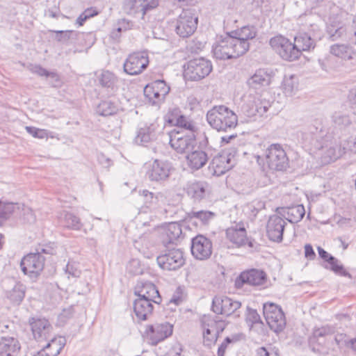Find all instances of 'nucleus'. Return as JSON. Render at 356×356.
<instances>
[{"instance_id":"f257e3e1","label":"nucleus","mask_w":356,"mask_h":356,"mask_svg":"<svg viewBox=\"0 0 356 356\" xmlns=\"http://www.w3.org/2000/svg\"><path fill=\"white\" fill-rule=\"evenodd\" d=\"M208 124L218 131L227 132L238 125V116L225 105L214 106L206 115Z\"/></svg>"},{"instance_id":"f03ea898","label":"nucleus","mask_w":356,"mask_h":356,"mask_svg":"<svg viewBox=\"0 0 356 356\" xmlns=\"http://www.w3.org/2000/svg\"><path fill=\"white\" fill-rule=\"evenodd\" d=\"M346 153V148L336 141L322 139L316 141L313 159L319 166L335 162Z\"/></svg>"},{"instance_id":"7ed1b4c3","label":"nucleus","mask_w":356,"mask_h":356,"mask_svg":"<svg viewBox=\"0 0 356 356\" xmlns=\"http://www.w3.org/2000/svg\"><path fill=\"white\" fill-rule=\"evenodd\" d=\"M237 42L230 33H227L225 37L220 36L213 45L212 51L214 57L219 60H228L237 58L245 54V48H242Z\"/></svg>"},{"instance_id":"20e7f679","label":"nucleus","mask_w":356,"mask_h":356,"mask_svg":"<svg viewBox=\"0 0 356 356\" xmlns=\"http://www.w3.org/2000/svg\"><path fill=\"white\" fill-rule=\"evenodd\" d=\"M211 62L203 57L188 60L184 65V76L189 81H200L207 76L212 71Z\"/></svg>"},{"instance_id":"39448f33","label":"nucleus","mask_w":356,"mask_h":356,"mask_svg":"<svg viewBox=\"0 0 356 356\" xmlns=\"http://www.w3.org/2000/svg\"><path fill=\"white\" fill-rule=\"evenodd\" d=\"M159 267L165 270H176L185 264L184 253L180 248H167L156 257Z\"/></svg>"},{"instance_id":"423d86ee","label":"nucleus","mask_w":356,"mask_h":356,"mask_svg":"<svg viewBox=\"0 0 356 356\" xmlns=\"http://www.w3.org/2000/svg\"><path fill=\"white\" fill-rule=\"evenodd\" d=\"M265 159L270 170L284 171L289 167V159L280 144H272L266 150Z\"/></svg>"},{"instance_id":"0eeeda50","label":"nucleus","mask_w":356,"mask_h":356,"mask_svg":"<svg viewBox=\"0 0 356 356\" xmlns=\"http://www.w3.org/2000/svg\"><path fill=\"white\" fill-rule=\"evenodd\" d=\"M263 313L271 330L280 333L285 328L286 318L280 307L271 302L265 303L263 306Z\"/></svg>"},{"instance_id":"6e6552de","label":"nucleus","mask_w":356,"mask_h":356,"mask_svg":"<svg viewBox=\"0 0 356 356\" xmlns=\"http://www.w3.org/2000/svg\"><path fill=\"white\" fill-rule=\"evenodd\" d=\"M273 49L284 60L293 61L299 58V51L289 39L281 35L270 38Z\"/></svg>"},{"instance_id":"1a4fd4ad","label":"nucleus","mask_w":356,"mask_h":356,"mask_svg":"<svg viewBox=\"0 0 356 356\" xmlns=\"http://www.w3.org/2000/svg\"><path fill=\"white\" fill-rule=\"evenodd\" d=\"M236 154L235 149L223 150L218 153L212 159L209 169L213 170V175L216 176L225 174L234 166Z\"/></svg>"},{"instance_id":"9d476101","label":"nucleus","mask_w":356,"mask_h":356,"mask_svg":"<svg viewBox=\"0 0 356 356\" xmlns=\"http://www.w3.org/2000/svg\"><path fill=\"white\" fill-rule=\"evenodd\" d=\"M197 20L191 10H183L176 22V33L183 38L191 36L197 29Z\"/></svg>"},{"instance_id":"9b49d317","label":"nucleus","mask_w":356,"mask_h":356,"mask_svg":"<svg viewBox=\"0 0 356 356\" xmlns=\"http://www.w3.org/2000/svg\"><path fill=\"white\" fill-rule=\"evenodd\" d=\"M170 145L179 154L193 150L196 145V134H184L183 131L170 133Z\"/></svg>"},{"instance_id":"f8f14e48","label":"nucleus","mask_w":356,"mask_h":356,"mask_svg":"<svg viewBox=\"0 0 356 356\" xmlns=\"http://www.w3.org/2000/svg\"><path fill=\"white\" fill-rule=\"evenodd\" d=\"M172 334V326L168 323L148 325L143 337L152 346H156Z\"/></svg>"},{"instance_id":"ddd939ff","label":"nucleus","mask_w":356,"mask_h":356,"mask_svg":"<svg viewBox=\"0 0 356 356\" xmlns=\"http://www.w3.org/2000/svg\"><path fill=\"white\" fill-rule=\"evenodd\" d=\"M149 62L146 51L134 52L129 54L124 61V71L132 76L141 74L147 67Z\"/></svg>"},{"instance_id":"4468645a","label":"nucleus","mask_w":356,"mask_h":356,"mask_svg":"<svg viewBox=\"0 0 356 356\" xmlns=\"http://www.w3.org/2000/svg\"><path fill=\"white\" fill-rule=\"evenodd\" d=\"M45 257L38 253H29L21 260L20 266L22 272L31 277H35L44 269Z\"/></svg>"},{"instance_id":"2eb2a0df","label":"nucleus","mask_w":356,"mask_h":356,"mask_svg":"<svg viewBox=\"0 0 356 356\" xmlns=\"http://www.w3.org/2000/svg\"><path fill=\"white\" fill-rule=\"evenodd\" d=\"M158 6V0H124L122 9L129 15H140L141 18L143 19L147 12L156 8Z\"/></svg>"},{"instance_id":"dca6fc26","label":"nucleus","mask_w":356,"mask_h":356,"mask_svg":"<svg viewBox=\"0 0 356 356\" xmlns=\"http://www.w3.org/2000/svg\"><path fill=\"white\" fill-rule=\"evenodd\" d=\"M192 255L198 260L204 261L211 257L213 252V243L211 239L198 234L191 240Z\"/></svg>"},{"instance_id":"f3484780","label":"nucleus","mask_w":356,"mask_h":356,"mask_svg":"<svg viewBox=\"0 0 356 356\" xmlns=\"http://www.w3.org/2000/svg\"><path fill=\"white\" fill-rule=\"evenodd\" d=\"M267 281V276L264 270L252 268L244 270L236 278L234 285L236 289L242 288L245 284L261 286Z\"/></svg>"},{"instance_id":"a211bd4d","label":"nucleus","mask_w":356,"mask_h":356,"mask_svg":"<svg viewBox=\"0 0 356 356\" xmlns=\"http://www.w3.org/2000/svg\"><path fill=\"white\" fill-rule=\"evenodd\" d=\"M172 169L170 162L155 159L149 165L146 175L151 181L161 183L168 179Z\"/></svg>"},{"instance_id":"6ab92c4d","label":"nucleus","mask_w":356,"mask_h":356,"mask_svg":"<svg viewBox=\"0 0 356 356\" xmlns=\"http://www.w3.org/2000/svg\"><path fill=\"white\" fill-rule=\"evenodd\" d=\"M241 307V302L227 296H215L212 300L211 310L216 314H224L229 316L236 314ZM238 316L239 314H236Z\"/></svg>"},{"instance_id":"aec40b11","label":"nucleus","mask_w":356,"mask_h":356,"mask_svg":"<svg viewBox=\"0 0 356 356\" xmlns=\"http://www.w3.org/2000/svg\"><path fill=\"white\" fill-rule=\"evenodd\" d=\"M160 236L164 246L177 244L182 236L181 226L177 222L163 225L160 228Z\"/></svg>"},{"instance_id":"412c9836","label":"nucleus","mask_w":356,"mask_h":356,"mask_svg":"<svg viewBox=\"0 0 356 356\" xmlns=\"http://www.w3.org/2000/svg\"><path fill=\"white\" fill-rule=\"evenodd\" d=\"M286 222L280 216L273 215L270 217L266 225V233L269 240L280 243L283 239V234Z\"/></svg>"},{"instance_id":"4be33fe9","label":"nucleus","mask_w":356,"mask_h":356,"mask_svg":"<svg viewBox=\"0 0 356 356\" xmlns=\"http://www.w3.org/2000/svg\"><path fill=\"white\" fill-rule=\"evenodd\" d=\"M29 323L33 337L36 341L42 342L49 339L52 326L48 320L31 318L29 319Z\"/></svg>"},{"instance_id":"5701e85b","label":"nucleus","mask_w":356,"mask_h":356,"mask_svg":"<svg viewBox=\"0 0 356 356\" xmlns=\"http://www.w3.org/2000/svg\"><path fill=\"white\" fill-rule=\"evenodd\" d=\"M134 294L140 298L147 299L159 305L162 298L156 286L150 282H140L135 288Z\"/></svg>"},{"instance_id":"b1692460","label":"nucleus","mask_w":356,"mask_h":356,"mask_svg":"<svg viewBox=\"0 0 356 356\" xmlns=\"http://www.w3.org/2000/svg\"><path fill=\"white\" fill-rule=\"evenodd\" d=\"M238 44L245 48V53L250 49L249 40L254 39L257 34V29L254 26H244L240 29L232 31L231 33Z\"/></svg>"},{"instance_id":"393cba45","label":"nucleus","mask_w":356,"mask_h":356,"mask_svg":"<svg viewBox=\"0 0 356 356\" xmlns=\"http://www.w3.org/2000/svg\"><path fill=\"white\" fill-rule=\"evenodd\" d=\"M272 71L266 68H260L247 81L250 88L259 89L261 87L268 86L271 83Z\"/></svg>"},{"instance_id":"a878e982","label":"nucleus","mask_w":356,"mask_h":356,"mask_svg":"<svg viewBox=\"0 0 356 356\" xmlns=\"http://www.w3.org/2000/svg\"><path fill=\"white\" fill-rule=\"evenodd\" d=\"M213 155L205 150L195 149L191 150L186 156L188 166L194 170H197L204 167L208 159Z\"/></svg>"},{"instance_id":"bb28decb","label":"nucleus","mask_w":356,"mask_h":356,"mask_svg":"<svg viewBox=\"0 0 356 356\" xmlns=\"http://www.w3.org/2000/svg\"><path fill=\"white\" fill-rule=\"evenodd\" d=\"M277 212L291 223L300 221L305 215V209L302 204H293L278 208Z\"/></svg>"},{"instance_id":"cd10ccee","label":"nucleus","mask_w":356,"mask_h":356,"mask_svg":"<svg viewBox=\"0 0 356 356\" xmlns=\"http://www.w3.org/2000/svg\"><path fill=\"white\" fill-rule=\"evenodd\" d=\"M21 344L17 339L12 337H2L0 341V356H17Z\"/></svg>"},{"instance_id":"c85d7f7f","label":"nucleus","mask_w":356,"mask_h":356,"mask_svg":"<svg viewBox=\"0 0 356 356\" xmlns=\"http://www.w3.org/2000/svg\"><path fill=\"white\" fill-rule=\"evenodd\" d=\"M186 192L194 202H200L208 193V184L204 181H194L188 184Z\"/></svg>"},{"instance_id":"c756f323","label":"nucleus","mask_w":356,"mask_h":356,"mask_svg":"<svg viewBox=\"0 0 356 356\" xmlns=\"http://www.w3.org/2000/svg\"><path fill=\"white\" fill-rule=\"evenodd\" d=\"M153 301L147 299L137 298L134 302V311L139 320L145 321L152 314Z\"/></svg>"},{"instance_id":"7c9ffc66","label":"nucleus","mask_w":356,"mask_h":356,"mask_svg":"<svg viewBox=\"0 0 356 356\" xmlns=\"http://www.w3.org/2000/svg\"><path fill=\"white\" fill-rule=\"evenodd\" d=\"M157 125L154 123L144 124L138 128L135 142L140 145H145L156 138Z\"/></svg>"},{"instance_id":"2f4dec72","label":"nucleus","mask_w":356,"mask_h":356,"mask_svg":"<svg viewBox=\"0 0 356 356\" xmlns=\"http://www.w3.org/2000/svg\"><path fill=\"white\" fill-rule=\"evenodd\" d=\"M272 103L273 102L264 97V95H261L259 97L254 99L252 107L245 111L246 115L248 117H252L257 114L262 116L268 111Z\"/></svg>"},{"instance_id":"473e14b6","label":"nucleus","mask_w":356,"mask_h":356,"mask_svg":"<svg viewBox=\"0 0 356 356\" xmlns=\"http://www.w3.org/2000/svg\"><path fill=\"white\" fill-rule=\"evenodd\" d=\"M226 236L229 241L237 247H241L246 244L247 234L243 227H232L226 230Z\"/></svg>"},{"instance_id":"72a5a7b5","label":"nucleus","mask_w":356,"mask_h":356,"mask_svg":"<svg viewBox=\"0 0 356 356\" xmlns=\"http://www.w3.org/2000/svg\"><path fill=\"white\" fill-rule=\"evenodd\" d=\"M19 204L0 200V227L9 220L17 211H19Z\"/></svg>"},{"instance_id":"f704fd0d","label":"nucleus","mask_w":356,"mask_h":356,"mask_svg":"<svg viewBox=\"0 0 356 356\" xmlns=\"http://www.w3.org/2000/svg\"><path fill=\"white\" fill-rule=\"evenodd\" d=\"M330 53L336 57L344 60H351L355 54L353 48L350 45L339 43L330 46Z\"/></svg>"},{"instance_id":"c9c22d12","label":"nucleus","mask_w":356,"mask_h":356,"mask_svg":"<svg viewBox=\"0 0 356 356\" xmlns=\"http://www.w3.org/2000/svg\"><path fill=\"white\" fill-rule=\"evenodd\" d=\"M66 344V339L59 336L50 339L49 342L43 348L49 356H57Z\"/></svg>"},{"instance_id":"e433bc0d","label":"nucleus","mask_w":356,"mask_h":356,"mask_svg":"<svg viewBox=\"0 0 356 356\" xmlns=\"http://www.w3.org/2000/svg\"><path fill=\"white\" fill-rule=\"evenodd\" d=\"M214 213L209 211L195 210L194 208L186 213L185 219L189 222L198 220L202 225H207L214 217Z\"/></svg>"},{"instance_id":"4c0bfd02","label":"nucleus","mask_w":356,"mask_h":356,"mask_svg":"<svg viewBox=\"0 0 356 356\" xmlns=\"http://www.w3.org/2000/svg\"><path fill=\"white\" fill-rule=\"evenodd\" d=\"M329 260L325 264H322V266L327 270L332 271L336 275L343 276L346 277H351V275L348 273L343 267L340 261L334 257H329Z\"/></svg>"},{"instance_id":"58836bf2","label":"nucleus","mask_w":356,"mask_h":356,"mask_svg":"<svg viewBox=\"0 0 356 356\" xmlns=\"http://www.w3.org/2000/svg\"><path fill=\"white\" fill-rule=\"evenodd\" d=\"M26 286L21 282H16L13 289L7 292V298L13 303L19 305L24 300Z\"/></svg>"},{"instance_id":"ea45409f","label":"nucleus","mask_w":356,"mask_h":356,"mask_svg":"<svg viewBox=\"0 0 356 356\" xmlns=\"http://www.w3.org/2000/svg\"><path fill=\"white\" fill-rule=\"evenodd\" d=\"M62 225L67 229L80 230L83 227L80 218L72 213L65 212L60 219Z\"/></svg>"},{"instance_id":"a19ab883","label":"nucleus","mask_w":356,"mask_h":356,"mask_svg":"<svg viewBox=\"0 0 356 356\" xmlns=\"http://www.w3.org/2000/svg\"><path fill=\"white\" fill-rule=\"evenodd\" d=\"M348 30L340 23L330 24L327 26V33L332 41L346 38Z\"/></svg>"},{"instance_id":"79ce46f5","label":"nucleus","mask_w":356,"mask_h":356,"mask_svg":"<svg viewBox=\"0 0 356 356\" xmlns=\"http://www.w3.org/2000/svg\"><path fill=\"white\" fill-rule=\"evenodd\" d=\"M98 81L102 87L113 90L116 86L118 79L113 72L104 70L98 76Z\"/></svg>"},{"instance_id":"37998d69","label":"nucleus","mask_w":356,"mask_h":356,"mask_svg":"<svg viewBox=\"0 0 356 356\" xmlns=\"http://www.w3.org/2000/svg\"><path fill=\"white\" fill-rule=\"evenodd\" d=\"M96 111L99 115L110 116L118 113V106L115 102L111 100H104L102 101L98 104Z\"/></svg>"},{"instance_id":"c03bdc74","label":"nucleus","mask_w":356,"mask_h":356,"mask_svg":"<svg viewBox=\"0 0 356 356\" xmlns=\"http://www.w3.org/2000/svg\"><path fill=\"white\" fill-rule=\"evenodd\" d=\"M298 79L296 75L284 76L282 83V90L286 96H292L298 90Z\"/></svg>"},{"instance_id":"a18cd8bd","label":"nucleus","mask_w":356,"mask_h":356,"mask_svg":"<svg viewBox=\"0 0 356 356\" xmlns=\"http://www.w3.org/2000/svg\"><path fill=\"white\" fill-rule=\"evenodd\" d=\"M293 44L299 51V57L302 51H307L312 45V38L307 33H300L294 38Z\"/></svg>"},{"instance_id":"49530a36","label":"nucleus","mask_w":356,"mask_h":356,"mask_svg":"<svg viewBox=\"0 0 356 356\" xmlns=\"http://www.w3.org/2000/svg\"><path fill=\"white\" fill-rule=\"evenodd\" d=\"M174 126L188 131V133L197 134L198 130L196 123L190 117L184 115L181 116Z\"/></svg>"},{"instance_id":"de8ad7c7","label":"nucleus","mask_w":356,"mask_h":356,"mask_svg":"<svg viewBox=\"0 0 356 356\" xmlns=\"http://www.w3.org/2000/svg\"><path fill=\"white\" fill-rule=\"evenodd\" d=\"M152 88L145 86L144 88V95L147 99L149 104L152 105H159L165 99L166 95H161V93L155 91H152Z\"/></svg>"},{"instance_id":"09e8293b","label":"nucleus","mask_w":356,"mask_h":356,"mask_svg":"<svg viewBox=\"0 0 356 356\" xmlns=\"http://www.w3.org/2000/svg\"><path fill=\"white\" fill-rule=\"evenodd\" d=\"M209 319H211V318L204 317L202 320V326L204 327V340L205 342H207V346H210L212 343H214L217 340L214 333V329L207 325V323H210Z\"/></svg>"},{"instance_id":"8fccbe9b","label":"nucleus","mask_w":356,"mask_h":356,"mask_svg":"<svg viewBox=\"0 0 356 356\" xmlns=\"http://www.w3.org/2000/svg\"><path fill=\"white\" fill-rule=\"evenodd\" d=\"M146 86L151 88L152 91L161 93V95H167L170 90V86L163 79L154 81L148 83Z\"/></svg>"},{"instance_id":"3c124183","label":"nucleus","mask_w":356,"mask_h":356,"mask_svg":"<svg viewBox=\"0 0 356 356\" xmlns=\"http://www.w3.org/2000/svg\"><path fill=\"white\" fill-rule=\"evenodd\" d=\"M182 115L181 111L179 107L172 106L169 108L168 113L165 115V120L168 124L175 125Z\"/></svg>"},{"instance_id":"603ef678","label":"nucleus","mask_w":356,"mask_h":356,"mask_svg":"<svg viewBox=\"0 0 356 356\" xmlns=\"http://www.w3.org/2000/svg\"><path fill=\"white\" fill-rule=\"evenodd\" d=\"M57 244L55 242H49L39 244L36 248V252L41 255L43 254L48 255H55L57 252Z\"/></svg>"},{"instance_id":"864d4df0","label":"nucleus","mask_w":356,"mask_h":356,"mask_svg":"<svg viewBox=\"0 0 356 356\" xmlns=\"http://www.w3.org/2000/svg\"><path fill=\"white\" fill-rule=\"evenodd\" d=\"M241 334H234L232 337H227L218 349V356H224L228 344L238 341L241 339Z\"/></svg>"},{"instance_id":"5fc2aeb1","label":"nucleus","mask_w":356,"mask_h":356,"mask_svg":"<svg viewBox=\"0 0 356 356\" xmlns=\"http://www.w3.org/2000/svg\"><path fill=\"white\" fill-rule=\"evenodd\" d=\"M257 356H280V350L275 346L268 345L266 347H260L257 350Z\"/></svg>"},{"instance_id":"6e6d98bb","label":"nucleus","mask_w":356,"mask_h":356,"mask_svg":"<svg viewBox=\"0 0 356 356\" xmlns=\"http://www.w3.org/2000/svg\"><path fill=\"white\" fill-rule=\"evenodd\" d=\"M332 118L334 124L339 127H347L351 123L349 116L340 112H335Z\"/></svg>"},{"instance_id":"4d7b16f0","label":"nucleus","mask_w":356,"mask_h":356,"mask_svg":"<svg viewBox=\"0 0 356 356\" xmlns=\"http://www.w3.org/2000/svg\"><path fill=\"white\" fill-rule=\"evenodd\" d=\"M65 272L68 275V277H70V276H72V277H79L81 274V271L79 268L78 264L74 261H70L67 264Z\"/></svg>"},{"instance_id":"13d9d810","label":"nucleus","mask_w":356,"mask_h":356,"mask_svg":"<svg viewBox=\"0 0 356 356\" xmlns=\"http://www.w3.org/2000/svg\"><path fill=\"white\" fill-rule=\"evenodd\" d=\"M246 321L252 326L253 324L261 323V317L256 309L247 307Z\"/></svg>"},{"instance_id":"bf43d9fd","label":"nucleus","mask_w":356,"mask_h":356,"mask_svg":"<svg viewBox=\"0 0 356 356\" xmlns=\"http://www.w3.org/2000/svg\"><path fill=\"white\" fill-rule=\"evenodd\" d=\"M26 131L36 138L43 139L48 137V131L46 129H41L35 127H26Z\"/></svg>"},{"instance_id":"052dcab7","label":"nucleus","mask_w":356,"mask_h":356,"mask_svg":"<svg viewBox=\"0 0 356 356\" xmlns=\"http://www.w3.org/2000/svg\"><path fill=\"white\" fill-rule=\"evenodd\" d=\"M140 194L144 197V202L147 207H150L153 204H156L158 201V197L153 193L147 190H143Z\"/></svg>"},{"instance_id":"680f3d73","label":"nucleus","mask_w":356,"mask_h":356,"mask_svg":"<svg viewBox=\"0 0 356 356\" xmlns=\"http://www.w3.org/2000/svg\"><path fill=\"white\" fill-rule=\"evenodd\" d=\"M210 323H207L209 327L214 329L215 335L216 339L218 338L219 334L222 332L225 329V324L222 321L214 320V319H209Z\"/></svg>"},{"instance_id":"e2e57ef3","label":"nucleus","mask_w":356,"mask_h":356,"mask_svg":"<svg viewBox=\"0 0 356 356\" xmlns=\"http://www.w3.org/2000/svg\"><path fill=\"white\" fill-rule=\"evenodd\" d=\"M33 72L40 76H50L58 80V75L56 73L49 72L39 65L33 67Z\"/></svg>"},{"instance_id":"0e129e2a","label":"nucleus","mask_w":356,"mask_h":356,"mask_svg":"<svg viewBox=\"0 0 356 356\" xmlns=\"http://www.w3.org/2000/svg\"><path fill=\"white\" fill-rule=\"evenodd\" d=\"M127 268L128 272L132 275H138L141 273V268L138 260L133 259L131 261Z\"/></svg>"},{"instance_id":"69168bd1","label":"nucleus","mask_w":356,"mask_h":356,"mask_svg":"<svg viewBox=\"0 0 356 356\" xmlns=\"http://www.w3.org/2000/svg\"><path fill=\"white\" fill-rule=\"evenodd\" d=\"M74 308L72 307H70L67 309H64L62 311V312L60 314L58 318L61 322L65 323L68 319H70L71 318H72L74 316Z\"/></svg>"},{"instance_id":"338daca9","label":"nucleus","mask_w":356,"mask_h":356,"mask_svg":"<svg viewBox=\"0 0 356 356\" xmlns=\"http://www.w3.org/2000/svg\"><path fill=\"white\" fill-rule=\"evenodd\" d=\"M72 31H56V40L58 42H66L70 38Z\"/></svg>"},{"instance_id":"774afa93","label":"nucleus","mask_w":356,"mask_h":356,"mask_svg":"<svg viewBox=\"0 0 356 356\" xmlns=\"http://www.w3.org/2000/svg\"><path fill=\"white\" fill-rule=\"evenodd\" d=\"M197 149L200 150H205L208 152L210 154H212V149H211V147L209 145V140L207 136L204 134V138L202 140L199 142V146L197 147Z\"/></svg>"}]
</instances>
